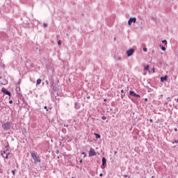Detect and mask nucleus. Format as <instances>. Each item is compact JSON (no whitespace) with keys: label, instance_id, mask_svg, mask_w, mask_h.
I'll return each instance as SVG.
<instances>
[{"label":"nucleus","instance_id":"obj_26","mask_svg":"<svg viewBox=\"0 0 178 178\" xmlns=\"http://www.w3.org/2000/svg\"><path fill=\"white\" fill-rule=\"evenodd\" d=\"M9 104H13V100H10L9 101Z\"/></svg>","mask_w":178,"mask_h":178},{"label":"nucleus","instance_id":"obj_31","mask_svg":"<svg viewBox=\"0 0 178 178\" xmlns=\"http://www.w3.org/2000/svg\"><path fill=\"white\" fill-rule=\"evenodd\" d=\"M56 154H59V150H56Z\"/></svg>","mask_w":178,"mask_h":178},{"label":"nucleus","instance_id":"obj_45","mask_svg":"<svg viewBox=\"0 0 178 178\" xmlns=\"http://www.w3.org/2000/svg\"><path fill=\"white\" fill-rule=\"evenodd\" d=\"M161 97H163V95H161Z\"/></svg>","mask_w":178,"mask_h":178},{"label":"nucleus","instance_id":"obj_24","mask_svg":"<svg viewBox=\"0 0 178 178\" xmlns=\"http://www.w3.org/2000/svg\"><path fill=\"white\" fill-rule=\"evenodd\" d=\"M44 109H46L47 112H48V107L47 106L44 107Z\"/></svg>","mask_w":178,"mask_h":178},{"label":"nucleus","instance_id":"obj_4","mask_svg":"<svg viewBox=\"0 0 178 178\" xmlns=\"http://www.w3.org/2000/svg\"><path fill=\"white\" fill-rule=\"evenodd\" d=\"M97 155V152H95V150L92 148H90L89 151V156H95Z\"/></svg>","mask_w":178,"mask_h":178},{"label":"nucleus","instance_id":"obj_1","mask_svg":"<svg viewBox=\"0 0 178 178\" xmlns=\"http://www.w3.org/2000/svg\"><path fill=\"white\" fill-rule=\"evenodd\" d=\"M31 156L33 158L35 163H40L41 162V159H40V156L35 152H31Z\"/></svg>","mask_w":178,"mask_h":178},{"label":"nucleus","instance_id":"obj_13","mask_svg":"<svg viewBox=\"0 0 178 178\" xmlns=\"http://www.w3.org/2000/svg\"><path fill=\"white\" fill-rule=\"evenodd\" d=\"M3 86H6V84H8V80L3 79Z\"/></svg>","mask_w":178,"mask_h":178},{"label":"nucleus","instance_id":"obj_34","mask_svg":"<svg viewBox=\"0 0 178 178\" xmlns=\"http://www.w3.org/2000/svg\"><path fill=\"white\" fill-rule=\"evenodd\" d=\"M149 122H150L151 123H152V122H154V121L152 120V119H150V120H149Z\"/></svg>","mask_w":178,"mask_h":178},{"label":"nucleus","instance_id":"obj_30","mask_svg":"<svg viewBox=\"0 0 178 178\" xmlns=\"http://www.w3.org/2000/svg\"><path fill=\"white\" fill-rule=\"evenodd\" d=\"M153 73H155V68H152Z\"/></svg>","mask_w":178,"mask_h":178},{"label":"nucleus","instance_id":"obj_44","mask_svg":"<svg viewBox=\"0 0 178 178\" xmlns=\"http://www.w3.org/2000/svg\"><path fill=\"white\" fill-rule=\"evenodd\" d=\"M20 80H21V79H19V83H20Z\"/></svg>","mask_w":178,"mask_h":178},{"label":"nucleus","instance_id":"obj_41","mask_svg":"<svg viewBox=\"0 0 178 178\" xmlns=\"http://www.w3.org/2000/svg\"><path fill=\"white\" fill-rule=\"evenodd\" d=\"M177 101V102H178V99H175Z\"/></svg>","mask_w":178,"mask_h":178},{"label":"nucleus","instance_id":"obj_14","mask_svg":"<svg viewBox=\"0 0 178 178\" xmlns=\"http://www.w3.org/2000/svg\"><path fill=\"white\" fill-rule=\"evenodd\" d=\"M75 108H76V109L80 108V106L79 105V103H75Z\"/></svg>","mask_w":178,"mask_h":178},{"label":"nucleus","instance_id":"obj_8","mask_svg":"<svg viewBox=\"0 0 178 178\" xmlns=\"http://www.w3.org/2000/svg\"><path fill=\"white\" fill-rule=\"evenodd\" d=\"M129 95L134 97L135 98H137V97L140 98V95L136 94V92H134V91H133V90H131L129 92Z\"/></svg>","mask_w":178,"mask_h":178},{"label":"nucleus","instance_id":"obj_22","mask_svg":"<svg viewBox=\"0 0 178 178\" xmlns=\"http://www.w3.org/2000/svg\"><path fill=\"white\" fill-rule=\"evenodd\" d=\"M122 57H118L117 60H122Z\"/></svg>","mask_w":178,"mask_h":178},{"label":"nucleus","instance_id":"obj_7","mask_svg":"<svg viewBox=\"0 0 178 178\" xmlns=\"http://www.w3.org/2000/svg\"><path fill=\"white\" fill-rule=\"evenodd\" d=\"M134 54V49H129L127 51V56H131Z\"/></svg>","mask_w":178,"mask_h":178},{"label":"nucleus","instance_id":"obj_32","mask_svg":"<svg viewBox=\"0 0 178 178\" xmlns=\"http://www.w3.org/2000/svg\"><path fill=\"white\" fill-rule=\"evenodd\" d=\"M79 162L80 163H83V159H81Z\"/></svg>","mask_w":178,"mask_h":178},{"label":"nucleus","instance_id":"obj_18","mask_svg":"<svg viewBox=\"0 0 178 178\" xmlns=\"http://www.w3.org/2000/svg\"><path fill=\"white\" fill-rule=\"evenodd\" d=\"M43 27H44V28L48 27V24L44 23V24H43Z\"/></svg>","mask_w":178,"mask_h":178},{"label":"nucleus","instance_id":"obj_10","mask_svg":"<svg viewBox=\"0 0 178 178\" xmlns=\"http://www.w3.org/2000/svg\"><path fill=\"white\" fill-rule=\"evenodd\" d=\"M167 80H168V76H162L161 78V81H162V82L166 81Z\"/></svg>","mask_w":178,"mask_h":178},{"label":"nucleus","instance_id":"obj_12","mask_svg":"<svg viewBox=\"0 0 178 178\" xmlns=\"http://www.w3.org/2000/svg\"><path fill=\"white\" fill-rule=\"evenodd\" d=\"M144 70H146V72L149 71V65L145 66Z\"/></svg>","mask_w":178,"mask_h":178},{"label":"nucleus","instance_id":"obj_17","mask_svg":"<svg viewBox=\"0 0 178 178\" xmlns=\"http://www.w3.org/2000/svg\"><path fill=\"white\" fill-rule=\"evenodd\" d=\"M162 42L165 44V45L168 44V41L166 40H162Z\"/></svg>","mask_w":178,"mask_h":178},{"label":"nucleus","instance_id":"obj_28","mask_svg":"<svg viewBox=\"0 0 178 178\" xmlns=\"http://www.w3.org/2000/svg\"><path fill=\"white\" fill-rule=\"evenodd\" d=\"M12 173H13V176H15V170H12Z\"/></svg>","mask_w":178,"mask_h":178},{"label":"nucleus","instance_id":"obj_21","mask_svg":"<svg viewBox=\"0 0 178 178\" xmlns=\"http://www.w3.org/2000/svg\"><path fill=\"white\" fill-rule=\"evenodd\" d=\"M62 44V41L61 40H58V45H60Z\"/></svg>","mask_w":178,"mask_h":178},{"label":"nucleus","instance_id":"obj_5","mask_svg":"<svg viewBox=\"0 0 178 178\" xmlns=\"http://www.w3.org/2000/svg\"><path fill=\"white\" fill-rule=\"evenodd\" d=\"M8 150L4 151L3 152H1V156H3V158H5V159H8V155H9V152H8Z\"/></svg>","mask_w":178,"mask_h":178},{"label":"nucleus","instance_id":"obj_29","mask_svg":"<svg viewBox=\"0 0 178 178\" xmlns=\"http://www.w3.org/2000/svg\"><path fill=\"white\" fill-rule=\"evenodd\" d=\"M99 176H100V177H102V176H104V175L102 173H100Z\"/></svg>","mask_w":178,"mask_h":178},{"label":"nucleus","instance_id":"obj_38","mask_svg":"<svg viewBox=\"0 0 178 178\" xmlns=\"http://www.w3.org/2000/svg\"><path fill=\"white\" fill-rule=\"evenodd\" d=\"M64 126H65V127H68L69 125H64Z\"/></svg>","mask_w":178,"mask_h":178},{"label":"nucleus","instance_id":"obj_42","mask_svg":"<svg viewBox=\"0 0 178 178\" xmlns=\"http://www.w3.org/2000/svg\"><path fill=\"white\" fill-rule=\"evenodd\" d=\"M104 102H106V99H104Z\"/></svg>","mask_w":178,"mask_h":178},{"label":"nucleus","instance_id":"obj_9","mask_svg":"<svg viewBox=\"0 0 178 178\" xmlns=\"http://www.w3.org/2000/svg\"><path fill=\"white\" fill-rule=\"evenodd\" d=\"M102 166H105L106 165V159H105V157H103L102 159Z\"/></svg>","mask_w":178,"mask_h":178},{"label":"nucleus","instance_id":"obj_3","mask_svg":"<svg viewBox=\"0 0 178 178\" xmlns=\"http://www.w3.org/2000/svg\"><path fill=\"white\" fill-rule=\"evenodd\" d=\"M1 91L3 94H6V95H8V97H10L11 93L6 88H2Z\"/></svg>","mask_w":178,"mask_h":178},{"label":"nucleus","instance_id":"obj_6","mask_svg":"<svg viewBox=\"0 0 178 178\" xmlns=\"http://www.w3.org/2000/svg\"><path fill=\"white\" fill-rule=\"evenodd\" d=\"M137 22V19L136 17L130 18L128 21L129 26H131V23H136Z\"/></svg>","mask_w":178,"mask_h":178},{"label":"nucleus","instance_id":"obj_40","mask_svg":"<svg viewBox=\"0 0 178 178\" xmlns=\"http://www.w3.org/2000/svg\"><path fill=\"white\" fill-rule=\"evenodd\" d=\"M167 99H170V97H167Z\"/></svg>","mask_w":178,"mask_h":178},{"label":"nucleus","instance_id":"obj_2","mask_svg":"<svg viewBox=\"0 0 178 178\" xmlns=\"http://www.w3.org/2000/svg\"><path fill=\"white\" fill-rule=\"evenodd\" d=\"M10 127H12L11 122H6L2 124V129H3L5 131H8V130H10Z\"/></svg>","mask_w":178,"mask_h":178},{"label":"nucleus","instance_id":"obj_35","mask_svg":"<svg viewBox=\"0 0 178 178\" xmlns=\"http://www.w3.org/2000/svg\"><path fill=\"white\" fill-rule=\"evenodd\" d=\"M174 131H177V128L174 129Z\"/></svg>","mask_w":178,"mask_h":178},{"label":"nucleus","instance_id":"obj_33","mask_svg":"<svg viewBox=\"0 0 178 178\" xmlns=\"http://www.w3.org/2000/svg\"><path fill=\"white\" fill-rule=\"evenodd\" d=\"M46 84H49V82L48 81H46Z\"/></svg>","mask_w":178,"mask_h":178},{"label":"nucleus","instance_id":"obj_20","mask_svg":"<svg viewBox=\"0 0 178 178\" xmlns=\"http://www.w3.org/2000/svg\"><path fill=\"white\" fill-rule=\"evenodd\" d=\"M102 120H106V116H102Z\"/></svg>","mask_w":178,"mask_h":178},{"label":"nucleus","instance_id":"obj_11","mask_svg":"<svg viewBox=\"0 0 178 178\" xmlns=\"http://www.w3.org/2000/svg\"><path fill=\"white\" fill-rule=\"evenodd\" d=\"M42 81V80H41V79H38L36 81V86H38L40 84H41V82Z\"/></svg>","mask_w":178,"mask_h":178},{"label":"nucleus","instance_id":"obj_23","mask_svg":"<svg viewBox=\"0 0 178 178\" xmlns=\"http://www.w3.org/2000/svg\"><path fill=\"white\" fill-rule=\"evenodd\" d=\"M124 95H126L125 94H122L121 95V98H122V99H123V98L124 97Z\"/></svg>","mask_w":178,"mask_h":178},{"label":"nucleus","instance_id":"obj_39","mask_svg":"<svg viewBox=\"0 0 178 178\" xmlns=\"http://www.w3.org/2000/svg\"><path fill=\"white\" fill-rule=\"evenodd\" d=\"M88 99H90V96L87 97Z\"/></svg>","mask_w":178,"mask_h":178},{"label":"nucleus","instance_id":"obj_37","mask_svg":"<svg viewBox=\"0 0 178 178\" xmlns=\"http://www.w3.org/2000/svg\"><path fill=\"white\" fill-rule=\"evenodd\" d=\"M145 101H146V102H147V101H148V99H147V98H146V99H145Z\"/></svg>","mask_w":178,"mask_h":178},{"label":"nucleus","instance_id":"obj_19","mask_svg":"<svg viewBox=\"0 0 178 178\" xmlns=\"http://www.w3.org/2000/svg\"><path fill=\"white\" fill-rule=\"evenodd\" d=\"M143 50L144 51V52H147V51H148V49L145 47H143Z\"/></svg>","mask_w":178,"mask_h":178},{"label":"nucleus","instance_id":"obj_15","mask_svg":"<svg viewBox=\"0 0 178 178\" xmlns=\"http://www.w3.org/2000/svg\"><path fill=\"white\" fill-rule=\"evenodd\" d=\"M160 48H161L162 51H166V47L161 46V44L159 45Z\"/></svg>","mask_w":178,"mask_h":178},{"label":"nucleus","instance_id":"obj_43","mask_svg":"<svg viewBox=\"0 0 178 178\" xmlns=\"http://www.w3.org/2000/svg\"><path fill=\"white\" fill-rule=\"evenodd\" d=\"M115 154H118V152H115Z\"/></svg>","mask_w":178,"mask_h":178},{"label":"nucleus","instance_id":"obj_36","mask_svg":"<svg viewBox=\"0 0 178 178\" xmlns=\"http://www.w3.org/2000/svg\"><path fill=\"white\" fill-rule=\"evenodd\" d=\"M122 94H123V92H124V91L123 90H121Z\"/></svg>","mask_w":178,"mask_h":178},{"label":"nucleus","instance_id":"obj_25","mask_svg":"<svg viewBox=\"0 0 178 178\" xmlns=\"http://www.w3.org/2000/svg\"><path fill=\"white\" fill-rule=\"evenodd\" d=\"M82 155H83V158H86V153L85 152H82Z\"/></svg>","mask_w":178,"mask_h":178},{"label":"nucleus","instance_id":"obj_27","mask_svg":"<svg viewBox=\"0 0 178 178\" xmlns=\"http://www.w3.org/2000/svg\"><path fill=\"white\" fill-rule=\"evenodd\" d=\"M175 143H176L177 144H178V139H177V140H175Z\"/></svg>","mask_w":178,"mask_h":178},{"label":"nucleus","instance_id":"obj_16","mask_svg":"<svg viewBox=\"0 0 178 178\" xmlns=\"http://www.w3.org/2000/svg\"><path fill=\"white\" fill-rule=\"evenodd\" d=\"M95 136L96 138H101V135H99L98 134H95Z\"/></svg>","mask_w":178,"mask_h":178}]
</instances>
